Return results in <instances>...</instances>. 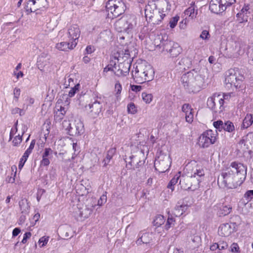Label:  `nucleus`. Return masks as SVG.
Listing matches in <instances>:
<instances>
[{"instance_id":"nucleus-38","label":"nucleus","mask_w":253,"mask_h":253,"mask_svg":"<svg viewBox=\"0 0 253 253\" xmlns=\"http://www.w3.org/2000/svg\"><path fill=\"white\" fill-rule=\"evenodd\" d=\"M12 173L10 176H8L6 178V181L7 183H13L15 180V176L17 172V167L16 166H12L11 168Z\"/></svg>"},{"instance_id":"nucleus-7","label":"nucleus","mask_w":253,"mask_h":253,"mask_svg":"<svg viewBox=\"0 0 253 253\" xmlns=\"http://www.w3.org/2000/svg\"><path fill=\"white\" fill-rule=\"evenodd\" d=\"M109 18L113 19L123 14L126 6L122 0H109L106 4Z\"/></svg>"},{"instance_id":"nucleus-22","label":"nucleus","mask_w":253,"mask_h":253,"mask_svg":"<svg viewBox=\"0 0 253 253\" xmlns=\"http://www.w3.org/2000/svg\"><path fill=\"white\" fill-rule=\"evenodd\" d=\"M126 27H125V32L129 33L132 31L136 25V18L133 16L125 17Z\"/></svg>"},{"instance_id":"nucleus-2","label":"nucleus","mask_w":253,"mask_h":253,"mask_svg":"<svg viewBox=\"0 0 253 253\" xmlns=\"http://www.w3.org/2000/svg\"><path fill=\"white\" fill-rule=\"evenodd\" d=\"M182 85L189 92L197 93L204 87L203 77L193 70L183 74L181 78Z\"/></svg>"},{"instance_id":"nucleus-17","label":"nucleus","mask_w":253,"mask_h":253,"mask_svg":"<svg viewBox=\"0 0 253 253\" xmlns=\"http://www.w3.org/2000/svg\"><path fill=\"white\" fill-rule=\"evenodd\" d=\"M239 145L243 150L253 149V132H249L243 137L239 142Z\"/></svg>"},{"instance_id":"nucleus-14","label":"nucleus","mask_w":253,"mask_h":253,"mask_svg":"<svg viewBox=\"0 0 253 253\" xmlns=\"http://www.w3.org/2000/svg\"><path fill=\"white\" fill-rule=\"evenodd\" d=\"M238 225L235 222L222 224L218 228V234L222 237H228L237 230Z\"/></svg>"},{"instance_id":"nucleus-58","label":"nucleus","mask_w":253,"mask_h":253,"mask_svg":"<svg viewBox=\"0 0 253 253\" xmlns=\"http://www.w3.org/2000/svg\"><path fill=\"white\" fill-rule=\"evenodd\" d=\"M187 23L188 20L187 19V18L186 17L179 23V28L181 30H185L187 27Z\"/></svg>"},{"instance_id":"nucleus-62","label":"nucleus","mask_w":253,"mask_h":253,"mask_svg":"<svg viewBox=\"0 0 253 253\" xmlns=\"http://www.w3.org/2000/svg\"><path fill=\"white\" fill-rule=\"evenodd\" d=\"M221 2H222L226 7L228 6H230L231 4H233L236 0H220Z\"/></svg>"},{"instance_id":"nucleus-27","label":"nucleus","mask_w":253,"mask_h":253,"mask_svg":"<svg viewBox=\"0 0 253 253\" xmlns=\"http://www.w3.org/2000/svg\"><path fill=\"white\" fill-rule=\"evenodd\" d=\"M184 14L191 19H193L196 17L198 14V10L196 9L194 2H192L191 6L184 11Z\"/></svg>"},{"instance_id":"nucleus-35","label":"nucleus","mask_w":253,"mask_h":253,"mask_svg":"<svg viewBox=\"0 0 253 253\" xmlns=\"http://www.w3.org/2000/svg\"><path fill=\"white\" fill-rule=\"evenodd\" d=\"M180 172L175 174L174 177L170 180L167 185V188L171 190V192L174 190V186L177 183L179 177L180 176Z\"/></svg>"},{"instance_id":"nucleus-52","label":"nucleus","mask_w":253,"mask_h":253,"mask_svg":"<svg viewBox=\"0 0 253 253\" xmlns=\"http://www.w3.org/2000/svg\"><path fill=\"white\" fill-rule=\"evenodd\" d=\"M230 251L232 253H240V250L237 243H233L230 247Z\"/></svg>"},{"instance_id":"nucleus-43","label":"nucleus","mask_w":253,"mask_h":253,"mask_svg":"<svg viewBox=\"0 0 253 253\" xmlns=\"http://www.w3.org/2000/svg\"><path fill=\"white\" fill-rule=\"evenodd\" d=\"M141 96L143 101L147 104H150L153 99V95L151 93H148L147 92H142Z\"/></svg>"},{"instance_id":"nucleus-46","label":"nucleus","mask_w":253,"mask_h":253,"mask_svg":"<svg viewBox=\"0 0 253 253\" xmlns=\"http://www.w3.org/2000/svg\"><path fill=\"white\" fill-rule=\"evenodd\" d=\"M175 219L172 217H169L165 225V228L167 230H169L171 227L175 224Z\"/></svg>"},{"instance_id":"nucleus-39","label":"nucleus","mask_w":253,"mask_h":253,"mask_svg":"<svg viewBox=\"0 0 253 253\" xmlns=\"http://www.w3.org/2000/svg\"><path fill=\"white\" fill-rule=\"evenodd\" d=\"M126 19L125 17L118 20L115 24L116 29L119 32H125V27H126V23H124V22L126 23Z\"/></svg>"},{"instance_id":"nucleus-48","label":"nucleus","mask_w":253,"mask_h":253,"mask_svg":"<svg viewBox=\"0 0 253 253\" xmlns=\"http://www.w3.org/2000/svg\"><path fill=\"white\" fill-rule=\"evenodd\" d=\"M11 113L12 114H18L20 116H23L25 114V112L23 109L22 107H15L12 109Z\"/></svg>"},{"instance_id":"nucleus-15","label":"nucleus","mask_w":253,"mask_h":253,"mask_svg":"<svg viewBox=\"0 0 253 253\" xmlns=\"http://www.w3.org/2000/svg\"><path fill=\"white\" fill-rule=\"evenodd\" d=\"M85 108L90 117L96 118L101 113L102 106L99 101L96 100L85 106Z\"/></svg>"},{"instance_id":"nucleus-26","label":"nucleus","mask_w":253,"mask_h":253,"mask_svg":"<svg viewBox=\"0 0 253 253\" xmlns=\"http://www.w3.org/2000/svg\"><path fill=\"white\" fill-rule=\"evenodd\" d=\"M154 237L153 233H143L136 241L137 245H141L142 244H149L151 242Z\"/></svg>"},{"instance_id":"nucleus-59","label":"nucleus","mask_w":253,"mask_h":253,"mask_svg":"<svg viewBox=\"0 0 253 253\" xmlns=\"http://www.w3.org/2000/svg\"><path fill=\"white\" fill-rule=\"evenodd\" d=\"M244 197L248 201H251L253 198V190L247 191Z\"/></svg>"},{"instance_id":"nucleus-36","label":"nucleus","mask_w":253,"mask_h":253,"mask_svg":"<svg viewBox=\"0 0 253 253\" xmlns=\"http://www.w3.org/2000/svg\"><path fill=\"white\" fill-rule=\"evenodd\" d=\"M187 209L188 206L186 205L176 206L174 209L173 214L176 216H180L186 211Z\"/></svg>"},{"instance_id":"nucleus-25","label":"nucleus","mask_w":253,"mask_h":253,"mask_svg":"<svg viewBox=\"0 0 253 253\" xmlns=\"http://www.w3.org/2000/svg\"><path fill=\"white\" fill-rule=\"evenodd\" d=\"M34 103L35 99L33 97L29 95H25L22 99L21 107H22L26 112L29 108L32 106Z\"/></svg>"},{"instance_id":"nucleus-29","label":"nucleus","mask_w":253,"mask_h":253,"mask_svg":"<svg viewBox=\"0 0 253 253\" xmlns=\"http://www.w3.org/2000/svg\"><path fill=\"white\" fill-rule=\"evenodd\" d=\"M80 84H77L73 87H72L69 91L68 94H63L62 96L63 99H65V103L68 105L69 104V102L67 100L68 97H72L74 96L77 91L79 90L80 87Z\"/></svg>"},{"instance_id":"nucleus-18","label":"nucleus","mask_w":253,"mask_h":253,"mask_svg":"<svg viewBox=\"0 0 253 253\" xmlns=\"http://www.w3.org/2000/svg\"><path fill=\"white\" fill-rule=\"evenodd\" d=\"M38 67L42 72H50L53 70L50 59L41 57L38 61Z\"/></svg>"},{"instance_id":"nucleus-37","label":"nucleus","mask_w":253,"mask_h":253,"mask_svg":"<svg viewBox=\"0 0 253 253\" xmlns=\"http://www.w3.org/2000/svg\"><path fill=\"white\" fill-rule=\"evenodd\" d=\"M26 130H27L26 126L25 125H23L22 126V134H21V135H20V134H18V135L16 136L14 138V139L12 141V143H13V146H17L21 143V142L22 141V136Z\"/></svg>"},{"instance_id":"nucleus-20","label":"nucleus","mask_w":253,"mask_h":253,"mask_svg":"<svg viewBox=\"0 0 253 253\" xmlns=\"http://www.w3.org/2000/svg\"><path fill=\"white\" fill-rule=\"evenodd\" d=\"M182 111L185 114L186 121L191 124L193 121V110L189 104H184L182 106Z\"/></svg>"},{"instance_id":"nucleus-61","label":"nucleus","mask_w":253,"mask_h":253,"mask_svg":"<svg viewBox=\"0 0 253 253\" xmlns=\"http://www.w3.org/2000/svg\"><path fill=\"white\" fill-rule=\"evenodd\" d=\"M218 249H219V250H225L228 247V245H227V243L223 242V241L219 242L218 243Z\"/></svg>"},{"instance_id":"nucleus-30","label":"nucleus","mask_w":253,"mask_h":253,"mask_svg":"<svg viewBox=\"0 0 253 253\" xmlns=\"http://www.w3.org/2000/svg\"><path fill=\"white\" fill-rule=\"evenodd\" d=\"M205 172L203 169H197L196 171L194 172L191 175L192 178H195L198 181V184L201 182L204 177Z\"/></svg>"},{"instance_id":"nucleus-31","label":"nucleus","mask_w":253,"mask_h":253,"mask_svg":"<svg viewBox=\"0 0 253 253\" xmlns=\"http://www.w3.org/2000/svg\"><path fill=\"white\" fill-rule=\"evenodd\" d=\"M232 207L230 205H223L218 211V214L220 216H224L228 215L231 212Z\"/></svg>"},{"instance_id":"nucleus-45","label":"nucleus","mask_w":253,"mask_h":253,"mask_svg":"<svg viewBox=\"0 0 253 253\" xmlns=\"http://www.w3.org/2000/svg\"><path fill=\"white\" fill-rule=\"evenodd\" d=\"M122 90V85L120 84L119 81H117L115 85V96L117 100L120 99Z\"/></svg>"},{"instance_id":"nucleus-16","label":"nucleus","mask_w":253,"mask_h":253,"mask_svg":"<svg viewBox=\"0 0 253 253\" xmlns=\"http://www.w3.org/2000/svg\"><path fill=\"white\" fill-rule=\"evenodd\" d=\"M66 34L69 41L76 43L77 45L81 34L79 26L77 24L70 26L68 28Z\"/></svg>"},{"instance_id":"nucleus-44","label":"nucleus","mask_w":253,"mask_h":253,"mask_svg":"<svg viewBox=\"0 0 253 253\" xmlns=\"http://www.w3.org/2000/svg\"><path fill=\"white\" fill-rule=\"evenodd\" d=\"M21 63L18 64L13 71V75L16 77L17 80H18L19 78H22L24 76L23 73L22 71H19L21 68Z\"/></svg>"},{"instance_id":"nucleus-54","label":"nucleus","mask_w":253,"mask_h":253,"mask_svg":"<svg viewBox=\"0 0 253 253\" xmlns=\"http://www.w3.org/2000/svg\"><path fill=\"white\" fill-rule=\"evenodd\" d=\"M107 198L106 194H103L98 200L97 205L101 207L107 202Z\"/></svg>"},{"instance_id":"nucleus-47","label":"nucleus","mask_w":253,"mask_h":253,"mask_svg":"<svg viewBox=\"0 0 253 253\" xmlns=\"http://www.w3.org/2000/svg\"><path fill=\"white\" fill-rule=\"evenodd\" d=\"M179 19V16L176 15L172 17L169 22V25L170 28H174L177 25V22Z\"/></svg>"},{"instance_id":"nucleus-60","label":"nucleus","mask_w":253,"mask_h":253,"mask_svg":"<svg viewBox=\"0 0 253 253\" xmlns=\"http://www.w3.org/2000/svg\"><path fill=\"white\" fill-rule=\"evenodd\" d=\"M36 141L35 140H33L30 143V145L29 148L27 149V150L25 152V153L28 155H30V154L32 152L33 148H34L35 145Z\"/></svg>"},{"instance_id":"nucleus-23","label":"nucleus","mask_w":253,"mask_h":253,"mask_svg":"<svg viewBox=\"0 0 253 253\" xmlns=\"http://www.w3.org/2000/svg\"><path fill=\"white\" fill-rule=\"evenodd\" d=\"M67 111V108L59 105L58 103L56 105V109L54 111V120L56 122L61 121L64 117Z\"/></svg>"},{"instance_id":"nucleus-64","label":"nucleus","mask_w":253,"mask_h":253,"mask_svg":"<svg viewBox=\"0 0 253 253\" xmlns=\"http://www.w3.org/2000/svg\"><path fill=\"white\" fill-rule=\"evenodd\" d=\"M131 89L133 91L138 92L141 90L142 86L140 85H131Z\"/></svg>"},{"instance_id":"nucleus-24","label":"nucleus","mask_w":253,"mask_h":253,"mask_svg":"<svg viewBox=\"0 0 253 253\" xmlns=\"http://www.w3.org/2000/svg\"><path fill=\"white\" fill-rule=\"evenodd\" d=\"M76 46V43L69 41V42H63L57 43L55 45V47L59 50L67 51L74 49Z\"/></svg>"},{"instance_id":"nucleus-63","label":"nucleus","mask_w":253,"mask_h":253,"mask_svg":"<svg viewBox=\"0 0 253 253\" xmlns=\"http://www.w3.org/2000/svg\"><path fill=\"white\" fill-rule=\"evenodd\" d=\"M31 235V233L29 232L25 233L21 242L23 244H25L27 242V239L30 238Z\"/></svg>"},{"instance_id":"nucleus-11","label":"nucleus","mask_w":253,"mask_h":253,"mask_svg":"<svg viewBox=\"0 0 253 253\" xmlns=\"http://www.w3.org/2000/svg\"><path fill=\"white\" fill-rule=\"evenodd\" d=\"M217 140V134L211 130L204 131L199 137L197 144L200 148H208L215 143Z\"/></svg>"},{"instance_id":"nucleus-32","label":"nucleus","mask_w":253,"mask_h":253,"mask_svg":"<svg viewBox=\"0 0 253 253\" xmlns=\"http://www.w3.org/2000/svg\"><path fill=\"white\" fill-rule=\"evenodd\" d=\"M130 61V58L129 61H127L126 62H124L123 65L125 66V70H123L121 69H119L116 74V75L118 76H126L129 72V62Z\"/></svg>"},{"instance_id":"nucleus-50","label":"nucleus","mask_w":253,"mask_h":253,"mask_svg":"<svg viewBox=\"0 0 253 253\" xmlns=\"http://www.w3.org/2000/svg\"><path fill=\"white\" fill-rule=\"evenodd\" d=\"M48 240V236H43L41 237L38 241V243L40 245V247H43L45 246L47 244Z\"/></svg>"},{"instance_id":"nucleus-19","label":"nucleus","mask_w":253,"mask_h":253,"mask_svg":"<svg viewBox=\"0 0 253 253\" xmlns=\"http://www.w3.org/2000/svg\"><path fill=\"white\" fill-rule=\"evenodd\" d=\"M226 7L220 0H211L209 6L210 10L215 14H219L223 12Z\"/></svg>"},{"instance_id":"nucleus-42","label":"nucleus","mask_w":253,"mask_h":253,"mask_svg":"<svg viewBox=\"0 0 253 253\" xmlns=\"http://www.w3.org/2000/svg\"><path fill=\"white\" fill-rule=\"evenodd\" d=\"M222 129L229 132H232L234 130L235 127L233 123L228 121L223 123Z\"/></svg>"},{"instance_id":"nucleus-56","label":"nucleus","mask_w":253,"mask_h":253,"mask_svg":"<svg viewBox=\"0 0 253 253\" xmlns=\"http://www.w3.org/2000/svg\"><path fill=\"white\" fill-rule=\"evenodd\" d=\"M237 21L239 23H243L244 22H246L248 21V16L245 15H241L240 16L238 15V13L237 14Z\"/></svg>"},{"instance_id":"nucleus-9","label":"nucleus","mask_w":253,"mask_h":253,"mask_svg":"<svg viewBox=\"0 0 253 253\" xmlns=\"http://www.w3.org/2000/svg\"><path fill=\"white\" fill-rule=\"evenodd\" d=\"M160 7L156 11L151 19L153 24H159L170 10L171 5L167 0H159L158 1Z\"/></svg>"},{"instance_id":"nucleus-12","label":"nucleus","mask_w":253,"mask_h":253,"mask_svg":"<svg viewBox=\"0 0 253 253\" xmlns=\"http://www.w3.org/2000/svg\"><path fill=\"white\" fill-rule=\"evenodd\" d=\"M170 159L169 156L161 155L155 160L154 166L155 169L161 172H164L170 167Z\"/></svg>"},{"instance_id":"nucleus-4","label":"nucleus","mask_w":253,"mask_h":253,"mask_svg":"<svg viewBox=\"0 0 253 253\" xmlns=\"http://www.w3.org/2000/svg\"><path fill=\"white\" fill-rule=\"evenodd\" d=\"M154 42L157 47L162 48L163 50L167 51L171 57H177L182 51V48L179 44L169 40L167 35H157Z\"/></svg>"},{"instance_id":"nucleus-40","label":"nucleus","mask_w":253,"mask_h":253,"mask_svg":"<svg viewBox=\"0 0 253 253\" xmlns=\"http://www.w3.org/2000/svg\"><path fill=\"white\" fill-rule=\"evenodd\" d=\"M165 221L164 217L162 215H158L155 216L153 223V225L157 227H159L163 225Z\"/></svg>"},{"instance_id":"nucleus-1","label":"nucleus","mask_w":253,"mask_h":253,"mask_svg":"<svg viewBox=\"0 0 253 253\" xmlns=\"http://www.w3.org/2000/svg\"><path fill=\"white\" fill-rule=\"evenodd\" d=\"M246 169L241 164L233 162L223 170L218 178V183L228 189H234L240 186L246 178Z\"/></svg>"},{"instance_id":"nucleus-57","label":"nucleus","mask_w":253,"mask_h":253,"mask_svg":"<svg viewBox=\"0 0 253 253\" xmlns=\"http://www.w3.org/2000/svg\"><path fill=\"white\" fill-rule=\"evenodd\" d=\"M116 149L115 148H111L109 150L106 155L105 158L110 161L114 154L115 153Z\"/></svg>"},{"instance_id":"nucleus-8","label":"nucleus","mask_w":253,"mask_h":253,"mask_svg":"<svg viewBox=\"0 0 253 253\" xmlns=\"http://www.w3.org/2000/svg\"><path fill=\"white\" fill-rule=\"evenodd\" d=\"M88 202V204L86 205H78L75 210L74 216L77 220H84L88 218L92 213L93 208L96 206L95 199L91 198Z\"/></svg>"},{"instance_id":"nucleus-51","label":"nucleus","mask_w":253,"mask_h":253,"mask_svg":"<svg viewBox=\"0 0 253 253\" xmlns=\"http://www.w3.org/2000/svg\"><path fill=\"white\" fill-rule=\"evenodd\" d=\"M223 123H224L222 121L218 120L213 123V126L216 129L221 131L223 129Z\"/></svg>"},{"instance_id":"nucleus-3","label":"nucleus","mask_w":253,"mask_h":253,"mask_svg":"<svg viewBox=\"0 0 253 253\" xmlns=\"http://www.w3.org/2000/svg\"><path fill=\"white\" fill-rule=\"evenodd\" d=\"M132 74L135 82L141 84L152 81L154 79L155 72L151 65L142 61L137 64Z\"/></svg>"},{"instance_id":"nucleus-49","label":"nucleus","mask_w":253,"mask_h":253,"mask_svg":"<svg viewBox=\"0 0 253 253\" xmlns=\"http://www.w3.org/2000/svg\"><path fill=\"white\" fill-rule=\"evenodd\" d=\"M249 10L250 5L249 4H245L243 7L242 8L241 11L238 13V15L240 16L243 14L247 15L248 14L250 13Z\"/></svg>"},{"instance_id":"nucleus-21","label":"nucleus","mask_w":253,"mask_h":253,"mask_svg":"<svg viewBox=\"0 0 253 253\" xmlns=\"http://www.w3.org/2000/svg\"><path fill=\"white\" fill-rule=\"evenodd\" d=\"M244 53V49L242 44L239 42H235L231 49L229 58H238Z\"/></svg>"},{"instance_id":"nucleus-10","label":"nucleus","mask_w":253,"mask_h":253,"mask_svg":"<svg viewBox=\"0 0 253 253\" xmlns=\"http://www.w3.org/2000/svg\"><path fill=\"white\" fill-rule=\"evenodd\" d=\"M63 127L68 131V133L72 136H78L84 132V125L79 119H76L69 123L64 121L62 123Z\"/></svg>"},{"instance_id":"nucleus-6","label":"nucleus","mask_w":253,"mask_h":253,"mask_svg":"<svg viewBox=\"0 0 253 253\" xmlns=\"http://www.w3.org/2000/svg\"><path fill=\"white\" fill-rule=\"evenodd\" d=\"M230 98L229 94L215 93L210 97L207 100V106L214 113H220L224 110L223 104Z\"/></svg>"},{"instance_id":"nucleus-53","label":"nucleus","mask_w":253,"mask_h":253,"mask_svg":"<svg viewBox=\"0 0 253 253\" xmlns=\"http://www.w3.org/2000/svg\"><path fill=\"white\" fill-rule=\"evenodd\" d=\"M29 156V155L26 154L25 153H24L22 158L20 159V161L19 162V164L18 166L19 169H21L23 168V167L24 165V164L25 163V162H26Z\"/></svg>"},{"instance_id":"nucleus-41","label":"nucleus","mask_w":253,"mask_h":253,"mask_svg":"<svg viewBox=\"0 0 253 253\" xmlns=\"http://www.w3.org/2000/svg\"><path fill=\"white\" fill-rule=\"evenodd\" d=\"M127 112L129 114H136L138 112L137 107L134 103L130 102L127 105Z\"/></svg>"},{"instance_id":"nucleus-28","label":"nucleus","mask_w":253,"mask_h":253,"mask_svg":"<svg viewBox=\"0 0 253 253\" xmlns=\"http://www.w3.org/2000/svg\"><path fill=\"white\" fill-rule=\"evenodd\" d=\"M156 6L155 3H151L148 4L145 9V14L146 18L151 19L152 17V15L154 14L157 9L156 8Z\"/></svg>"},{"instance_id":"nucleus-33","label":"nucleus","mask_w":253,"mask_h":253,"mask_svg":"<svg viewBox=\"0 0 253 253\" xmlns=\"http://www.w3.org/2000/svg\"><path fill=\"white\" fill-rule=\"evenodd\" d=\"M253 123V117L251 114H247L243 120L242 127L247 128L250 126Z\"/></svg>"},{"instance_id":"nucleus-55","label":"nucleus","mask_w":253,"mask_h":253,"mask_svg":"<svg viewBox=\"0 0 253 253\" xmlns=\"http://www.w3.org/2000/svg\"><path fill=\"white\" fill-rule=\"evenodd\" d=\"M21 93V90L19 88L15 87L13 90L14 99L16 101H18Z\"/></svg>"},{"instance_id":"nucleus-34","label":"nucleus","mask_w":253,"mask_h":253,"mask_svg":"<svg viewBox=\"0 0 253 253\" xmlns=\"http://www.w3.org/2000/svg\"><path fill=\"white\" fill-rule=\"evenodd\" d=\"M19 205L22 213L25 214L28 213L30 209V206L26 199H22L19 202Z\"/></svg>"},{"instance_id":"nucleus-5","label":"nucleus","mask_w":253,"mask_h":253,"mask_svg":"<svg viewBox=\"0 0 253 253\" xmlns=\"http://www.w3.org/2000/svg\"><path fill=\"white\" fill-rule=\"evenodd\" d=\"M244 77L238 69H230L226 72L225 83L236 90L244 87Z\"/></svg>"},{"instance_id":"nucleus-13","label":"nucleus","mask_w":253,"mask_h":253,"mask_svg":"<svg viewBox=\"0 0 253 253\" xmlns=\"http://www.w3.org/2000/svg\"><path fill=\"white\" fill-rule=\"evenodd\" d=\"M47 7V1L46 0H30L27 2L25 8L27 14H30L37 10Z\"/></svg>"}]
</instances>
